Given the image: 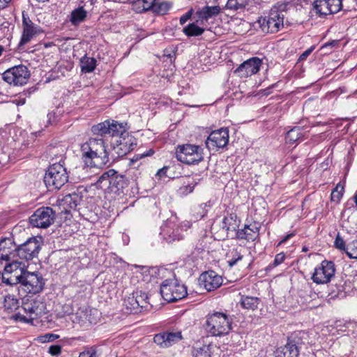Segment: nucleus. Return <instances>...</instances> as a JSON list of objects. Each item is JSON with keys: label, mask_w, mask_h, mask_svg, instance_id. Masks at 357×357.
<instances>
[{"label": "nucleus", "mask_w": 357, "mask_h": 357, "mask_svg": "<svg viewBox=\"0 0 357 357\" xmlns=\"http://www.w3.org/2000/svg\"><path fill=\"white\" fill-rule=\"evenodd\" d=\"M2 282L23 297V294H36L44 288L45 281L39 273L29 272L22 262H14L4 267Z\"/></svg>", "instance_id": "1"}, {"label": "nucleus", "mask_w": 357, "mask_h": 357, "mask_svg": "<svg viewBox=\"0 0 357 357\" xmlns=\"http://www.w3.org/2000/svg\"><path fill=\"white\" fill-rule=\"evenodd\" d=\"M127 130V123L114 120H106L91 127L93 135L101 137L109 135L112 137L110 146L113 161L127 155L137 146L136 139Z\"/></svg>", "instance_id": "2"}, {"label": "nucleus", "mask_w": 357, "mask_h": 357, "mask_svg": "<svg viewBox=\"0 0 357 357\" xmlns=\"http://www.w3.org/2000/svg\"><path fill=\"white\" fill-rule=\"evenodd\" d=\"M82 160L88 167L103 168L110 164L111 151L102 138L91 137L81 146Z\"/></svg>", "instance_id": "3"}, {"label": "nucleus", "mask_w": 357, "mask_h": 357, "mask_svg": "<svg viewBox=\"0 0 357 357\" xmlns=\"http://www.w3.org/2000/svg\"><path fill=\"white\" fill-rule=\"evenodd\" d=\"M232 319L225 313L215 312L206 317L203 326L208 336L221 337L231 330Z\"/></svg>", "instance_id": "4"}, {"label": "nucleus", "mask_w": 357, "mask_h": 357, "mask_svg": "<svg viewBox=\"0 0 357 357\" xmlns=\"http://www.w3.org/2000/svg\"><path fill=\"white\" fill-rule=\"evenodd\" d=\"M128 181L126 176L114 169H109L103 172L97 181V185L100 188L117 195L123 193V189L128 186Z\"/></svg>", "instance_id": "5"}, {"label": "nucleus", "mask_w": 357, "mask_h": 357, "mask_svg": "<svg viewBox=\"0 0 357 357\" xmlns=\"http://www.w3.org/2000/svg\"><path fill=\"white\" fill-rule=\"evenodd\" d=\"M66 168L61 163L49 167L44 176V183L49 190H59L68 181Z\"/></svg>", "instance_id": "6"}, {"label": "nucleus", "mask_w": 357, "mask_h": 357, "mask_svg": "<svg viewBox=\"0 0 357 357\" xmlns=\"http://www.w3.org/2000/svg\"><path fill=\"white\" fill-rule=\"evenodd\" d=\"M160 294L168 303L176 302L184 298L187 293V287L176 278L165 280L160 284Z\"/></svg>", "instance_id": "7"}, {"label": "nucleus", "mask_w": 357, "mask_h": 357, "mask_svg": "<svg viewBox=\"0 0 357 357\" xmlns=\"http://www.w3.org/2000/svg\"><path fill=\"white\" fill-rule=\"evenodd\" d=\"M177 160L187 165L197 164L204 159L203 149L197 145L185 144L176 147Z\"/></svg>", "instance_id": "8"}, {"label": "nucleus", "mask_w": 357, "mask_h": 357, "mask_svg": "<svg viewBox=\"0 0 357 357\" xmlns=\"http://www.w3.org/2000/svg\"><path fill=\"white\" fill-rule=\"evenodd\" d=\"M148 299L146 292L137 290L124 299L123 305L129 313L138 314L148 310Z\"/></svg>", "instance_id": "9"}, {"label": "nucleus", "mask_w": 357, "mask_h": 357, "mask_svg": "<svg viewBox=\"0 0 357 357\" xmlns=\"http://www.w3.org/2000/svg\"><path fill=\"white\" fill-rule=\"evenodd\" d=\"M17 243L13 236L0 239V264L6 262L8 266L14 262H20L17 259Z\"/></svg>", "instance_id": "10"}, {"label": "nucleus", "mask_w": 357, "mask_h": 357, "mask_svg": "<svg viewBox=\"0 0 357 357\" xmlns=\"http://www.w3.org/2000/svg\"><path fill=\"white\" fill-rule=\"evenodd\" d=\"M42 243L36 237H30L22 243H17V259L26 261L38 257Z\"/></svg>", "instance_id": "11"}, {"label": "nucleus", "mask_w": 357, "mask_h": 357, "mask_svg": "<svg viewBox=\"0 0 357 357\" xmlns=\"http://www.w3.org/2000/svg\"><path fill=\"white\" fill-rule=\"evenodd\" d=\"M30 77V72L24 65H17L6 70L2 74L3 79L14 86H22L27 83Z\"/></svg>", "instance_id": "12"}, {"label": "nucleus", "mask_w": 357, "mask_h": 357, "mask_svg": "<svg viewBox=\"0 0 357 357\" xmlns=\"http://www.w3.org/2000/svg\"><path fill=\"white\" fill-rule=\"evenodd\" d=\"M55 211L51 207L38 208L29 218L31 225L38 228H47L55 220Z\"/></svg>", "instance_id": "13"}, {"label": "nucleus", "mask_w": 357, "mask_h": 357, "mask_svg": "<svg viewBox=\"0 0 357 357\" xmlns=\"http://www.w3.org/2000/svg\"><path fill=\"white\" fill-rule=\"evenodd\" d=\"M184 227H187V225ZM190 226L188 225V227ZM183 225H179L174 221L167 220L160 228V235L168 243L179 241L184 238Z\"/></svg>", "instance_id": "14"}, {"label": "nucleus", "mask_w": 357, "mask_h": 357, "mask_svg": "<svg viewBox=\"0 0 357 357\" xmlns=\"http://www.w3.org/2000/svg\"><path fill=\"white\" fill-rule=\"evenodd\" d=\"M335 268L332 261L324 260L319 266L314 268L312 275V281L318 284H326L335 275Z\"/></svg>", "instance_id": "15"}, {"label": "nucleus", "mask_w": 357, "mask_h": 357, "mask_svg": "<svg viewBox=\"0 0 357 357\" xmlns=\"http://www.w3.org/2000/svg\"><path fill=\"white\" fill-rule=\"evenodd\" d=\"M258 22L264 33H274L278 32L284 26V19L282 15L270 10L268 16L261 17Z\"/></svg>", "instance_id": "16"}, {"label": "nucleus", "mask_w": 357, "mask_h": 357, "mask_svg": "<svg viewBox=\"0 0 357 357\" xmlns=\"http://www.w3.org/2000/svg\"><path fill=\"white\" fill-rule=\"evenodd\" d=\"M229 142V129L221 128L212 131L206 140V146L210 150L225 147Z\"/></svg>", "instance_id": "17"}, {"label": "nucleus", "mask_w": 357, "mask_h": 357, "mask_svg": "<svg viewBox=\"0 0 357 357\" xmlns=\"http://www.w3.org/2000/svg\"><path fill=\"white\" fill-rule=\"evenodd\" d=\"M22 33L18 44V48L29 43L31 39L42 31L40 26L35 24L29 17L28 15L22 13Z\"/></svg>", "instance_id": "18"}, {"label": "nucleus", "mask_w": 357, "mask_h": 357, "mask_svg": "<svg viewBox=\"0 0 357 357\" xmlns=\"http://www.w3.org/2000/svg\"><path fill=\"white\" fill-rule=\"evenodd\" d=\"M261 65V60L258 57H252L243 62L235 70L234 73L241 77H248L257 73Z\"/></svg>", "instance_id": "19"}, {"label": "nucleus", "mask_w": 357, "mask_h": 357, "mask_svg": "<svg viewBox=\"0 0 357 357\" xmlns=\"http://www.w3.org/2000/svg\"><path fill=\"white\" fill-rule=\"evenodd\" d=\"M181 331H165L155 335L153 341L162 348H167L182 340Z\"/></svg>", "instance_id": "20"}, {"label": "nucleus", "mask_w": 357, "mask_h": 357, "mask_svg": "<svg viewBox=\"0 0 357 357\" xmlns=\"http://www.w3.org/2000/svg\"><path fill=\"white\" fill-rule=\"evenodd\" d=\"M199 282L208 291H211L221 286L222 278L211 271L202 273L199 277Z\"/></svg>", "instance_id": "21"}, {"label": "nucleus", "mask_w": 357, "mask_h": 357, "mask_svg": "<svg viewBox=\"0 0 357 357\" xmlns=\"http://www.w3.org/2000/svg\"><path fill=\"white\" fill-rule=\"evenodd\" d=\"M259 229L260 227L257 223L245 225L243 229L236 231L235 237L248 242L255 241L259 237Z\"/></svg>", "instance_id": "22"}, {"label": "nucleus", "mask_w": 357, "mask_h": 357, "mask_svg": "<svg viewBox=\"0 0 357 357\" xmlns=\"http://www.w3.org/2000/svg\"><path fill=\"white\" fill-rule=\"evenodd\" d=\"M82 201V195L78 191L66 195L61 200V205L63 206L66 213L73 209L75 210Z\"/></svg>", "instance_id": "23"}, {"label": "nucleus", "mask_w": 357, "mask_h": 357, "mask_svg": "<svg viewBox=\"0 0 357 357\" xmlns=\"http://www.w3.org/2000/svg\"><path fill=\"white\" fill-rule=\"evenodd\" d=\"M308 342L307 333L304 331H299L293 333L287 339V344L294 348L299 352L302 345Z\"/></svg>", "instance_id": "24"}, {"label": "nucleus", "mask_w": 357, "mask_h": 357, "mask_svg": "<svg viewBox=\"0 0 357 357\" xmlns=\"http://www.w3.org/2000/svg\"><path fill=\"white\" fill-rule=\"evenodd\" d=\"M220 13V8L218 6H206L197 11L196 15L201 20V24H204V20L207 21L209 18L218 15Z\"/></svg>", "instance_id": "25"}, {"label": "nucleus", "mask_w": 357, "mask_h": 357, "mask_svg": "<svg viewBox=\"0 0 357 357\" xmlns=\"http://www.w3.org/2000/svg\"><path fill=\"white\" fill-rule=\"evenodd\" d=\"M7 286L8 288H7L6 291L10 293L3 296V306L6 310L13 312L19 307V300L16 297L18 294L17 292H15L13 289L12 290L9 285Z\"/></svg>", "instance_id": "26"}, {"label": "nucleus", "mask_w": 357, "mask_h": 357, "mask_svg": "<svg viewBox=\"0 0 357 357\" xmlns=\"http://www.w3.org/2000/svg\"><path fill=\"white\" fill-rule=\"evenodd\" d=\"M222 228L225 229L227 233L229 231H236L239 227L240 220L238 218L236 213H231L227 216H225L222 222Z\"/></svg>", "instance_id": "27"}, {"label": "nucleus", "mask_w": 357, "mask_h": 357, "mask_svg": "<svg viewBox=\"0 0 357 357\" xmlns=\"http://www.w3.org/2000/svg\"><path fill=\"white\" fill-rule=\"evenodd\" d=\"M244 249L237 246L233 248L227 252L226 258L227 259L228 266L231 268L235 266L239 261H241L243 258V252H244Z\"/></svg>", "instance_id": "28"}, {"label": "nucleus", "mask_w": 357, "mask_h": 357, "mask_svg": "<svg viewBox=\"0 0 357 357\" xmlns=\"http://www.w3.org/2000/svg\"><path fill=\"white\" fill-rule=\"evenodd\" d=\"M87 17V11L82 6L73 10L70 15V22L73 26H78L84 22Z\"/></svg>", "instance_id": "29"}, {"label": "nucleus", "mask_w": 357, "mask_h": 357, "mask_svg": "<svg viewBox=\"0 0 357 357\" xmlns=\"http://www.w3.org/2000/svg\"><path fill=\"white\" fill-rule=\"evenodd\" d=\"M215 347L213 344H197L193 347L192 354L193 357H211V354Z\"/></svg>", "instance_id": "30"}, {"label": "nucleus", "mask_w": 357, "mask_h": 357, "mask_svg": "<svg viewBox=\"0 0 357 357\" xmlns=\"http://www.w3.org/2000/svg\"><path fill=\"white\" fill-rule=\"evenodd\" d=\"M28 301L29 299L26 301H23L22 308L26 312L30 314L31 319L38 318V314L41 313V309H39L38 302L35 300Z\"/></svg>", "instance_id": "31"}, {"label": "nucleus", "mask_w": 357, "mask_h": 357, "mask_svg": "<svg viewBox=\"0 0 357 357\" xmlns=\"http://www.w3.org/2000/svg\"><path fill=\"white\" fill-rule=\"evenodd\" d=\"M294 3L291 1L283 0L277 2L271 8V10L274 13L280 14V15L284 18V14L287 13L291 8H293Z\"/></svg>", "instance_id": "32"}, {"label": "nucleus", "mask_w": 357, "mask_h": 357, "mask_svg": "<svg viewBox=\"0 0 357 357\" xmlns=\"http://www.w3.org/2000/svg\"><path fill=\"white\" fill-rule=\"evenodd\" d=\"M96 63L97 61L93 57L84 55L80 59L81 71L84 73H92L96 67Z\"/></svg>", "instance_id": "33"}, {"label": "nucleus", "mask_w": 357, "mask_h": 357, "mask_svg": "<svg viewBox=\"0 0 357 357\" xmlns=\"http://www.w3.org/2000/svg\"><path fill=\"white\" fill-rule=\"evenodd\" d=\"M259 298L255 296H242L240 300L241 306L247 310H255L258 307Z\"/></svg>", "instance_id": "34"}, {"label": "nucleus", "mask_w": 357, "mask_h": 357, "mask_svg": "<svg viewBox=\"0 0 357 357\" xmlns=\"http://www.w3.org/2000/svg\"><path fill=\"white\" fill-rule=\"evenodd\" d=\"M298 351L291 346L286 344L284 347H280L275 351V357H298Z\"/></svg>", "instance_id": "35"}, {"label": "nucleus", "mask_w": 357, "mask_h": 357, "mask_svg": "<svg viewBox=\"0 0 357 357\" xmlns=\"http://www.w3.org/2000/svg\"><path fill=\"white\" fill-rule=\"evenodd\" d=\"M313 8L319 16L330 15V7L328 0H316L313 2Z\"/></svg>", "instance_id": "36"}, {"label": "nucleus", "mask_w": 357, "mask_h": 357, "mask_svg": "<svg viewBox=\"0 0 357 357\" xmlns=\"http://www.w3.org/2000/svg\"><path fill=\"white\" fill-rule=\"evenodd\" d=\"M155 1L156 0H133L135 10L137 13L152 10Z\"/></svg>", "instance_id": "37"}, {"label": "nucleus", "mask_w": 357, "mask_h": 357, "mask_svg": "<svg viewBox=\"0 0 357 357\" xmlns=\"http://www.w3.org/2000/svg\"><path fill=\"white\" fill-rule=\"evenodd\" d=\"M303 136V129L296 126L287 132L285 139L287 143L294 144L301 139Z\"/></svg>", "instance_id": "38"}, {"label": "nucleus", "mask_w": 357, "mask_h": 357, "mask_svg": "<svg viewBox=\"0 0 357 357\" xmlns=\"http://www.w3.org/2000/svg\"><path fill=\"white\" fill-rule=\"evenodd\" d=\"M205 29L197 26L192 22L183 28V32L188 37L199 36L204 33Z\"/></svg>", "instance_id": "39"}, {"label": "nucleus", "mask_w": 357, "mask_h": 357, "mask_svg": "<svg viewBox=\"0 0 357 357\" xmlns=\"http://www.w3.org/2000/svg\"><path fill=\"white\" fill-rule=\"evenodd\" d=\"M187 180V182H184L183 185L179 188V192L183 195H188L192 192L199 181V179L191 177H188Z\"/></svg>", "instance_id": "40"}, {"label": "nucleus", "mask_w": 357, "mask_h": 357, "mask_svg": "<svg viewBox=\"0 0 357 357\" xmlns=\"http://www.w3.org/2000/svg\"><path fill=\"white\" fill-rule=\"evenodd\" d=\"M171 6L172 4L170 3L165 1L158 3L155 1L152 11L158 15H165L170 9Z\"/></svg>", "instance_id": "41"}, {"label": "nucleus", "mask_w": 357, "mask_h": 357, "mask_svg": "<svg viewBox=\"0 0 357 357\" xmlns=\"http://www.w3.org/2000/svg\"><path fill=\"white\" fill-rule=\"evenodd\" d=\"M248 4V0H228L226 4L227 9L237 10L243 8Z\"/></svg>", "instance_id": "42"}, {"label": "nucleus", "mask_w": 357, "mask_h": 357, "mask_svg": "<svg viewBox=\"0 0 357 357\" xmlns=\"http://www.w3.org/2000/svg\"><path fill=\"white\" fill-rule=\"evenodd\" d=\"M344 191V186L340 183H338L336 185V187L332 190L331 195V201L339 203L343 196Z\"/></svg>", "instance_id": "43"}, {"label": "nucleus", "mask_w": 357, "mask_h": 357, "mask_svg": "<svg viewBox=\"0 0 357 357\" xmlns=\"http://www.w3.org/2000/svg\"><path fill=\"white\" fill-rule=\"evenodd\" d=\"M345 253L350 259H357V240H354L347 245Z\"/></svg>", "instance_id": "44"}, {"label": "nucleus", "mask_w": 357, "mask_h": 357, "mask_svg": "<svg viewBox=\"0 0 357 357\" xmlns=\"http://www.w3.org/2000/svg\"><path fill=\"white\" fill-rule=\"evenodd\" d=\"M99 356L97 346L89 347L79 354V357H99Z\"/></svg>", "instance_id": "45"}, {"label": "nucleus", "mask_w": 357, "mask_h": 357, "mask_svg": "<svg viewBox=\"0 0 357 357\" xmlns=\"http://www.w3.org/2000/svg\"><path fill=\"white\" fill-rule=\"evenodd\" d=\"M285 259V255L284 252L278 253L275 255L273 261L266 268V271L271 270L272 268L281 264Z\"/></svg>", "instance_id": "46"}, {"label": "nucleus", "mask_w": 357, "mask_h": 357, "mask_svg": "<svg viewBox=\"0 0 357 357\" xmlns=\"http://www.w3.org/2000/svg\"><path fill=\"white\" fill-rule=\"evenodd\" d=\"M331 14L337 13L342 8V0H328Z\"/></svg>", "instance_id": "47"}, {"label": "nucleus", "mask_w": 357, "mask_h": 357, "mask_svg": "<svg viewBox=\"0 0 357 357\" xmlns=\"http://www.w3.org/2000/svg\"><path fill=\"white\" fill-rule=\"evenodd\" d=\"M59 337V335L54 333H46L43 335L38 337L37 340L39 342L45 343L53 342Z\"/></svg>", "instance_id": "48"}, {"label": "nucleus", "mask_w": 357, "mask_h": 357, "mask_svg": "<svg viewBox=\"0 0 357 357\" xmlns=\"http://www.w3.org/2000/svg\"><path fill=\"white\" fill-rule=\"evenodd\" d=\"M96 314H98V310L96 309L86 310L85 319L91 324H96L98 319L94 317Z\"/></svg>", "instance_id": "49"}, {"label": "nucleus", "mask_w": 357, "mask_h": 357, "mask_svg": "<svg viewBox=\"0 0 357 357\" xmlns=\"http://www.w3.org/2000/svg\"><path fill=\"white\" fill-rule=\"evenodd\" d=\"M334 245L337 249L345 252L347 245L345 244L344 239L340 236L339 234H337L336 236Z\"/></svg>", "instance_id": "50"}, {"label": "nucleus", "mask_w": 357, "mask_h": 357, "mask_svg": "<svg viewBox=\"0 0 357 357\" xmlns=\"http://www.w3.org/2000/svg\"><path fill=\"white\" fill-rule=\"evenodd\" d=\"M61 349H62L61 346H60L59 344L51 345L49 347L48 352L52 356H58V355L61 354Z\"/></svg>", "instance_id": "51"}, {"label": "nucleus", "mask_w": 357, "mask_h": 357, "mask_svg": "<svg viewBox=\"0 0 357 357\" xmlns=\"http://www.w3.org/2000/svg\"><path fill=\"white\" fill-rule=\"evenodd\" d=\"M47 123L49 125H53L56 123L58 116L56 115L54 112H49L47 115Z\"/></svg>", "instance_id": "52"}, {"label": "nucleus", "mask_w": 357, "mask_h": 357, "mask_svg": "<svg viewBox=\"0 0 357 357\" xmlns=\"http://www.w3.org/2000/svg\"><path fill=\"white\" fill-rule=\"evenodd\" d=\"M192 9L188 10L185 14L182 15L180 18V24H184L192 16Z\"/></svg>", "instance_id": "53"}, {"label": "nucleus", "mask_w": 357, "mask_h": 357, "mask_svg": "<svg viewBox=\"0 0 357 357\" xmlns=\"http://www.w3.org/2000/svg\"><path fill=\"white\" fill-rule=\"evenodd\" d=\"M314 48V47L313 46H312L311 47H310L307 50H306L304 52H303L300 55L298 61H301L305 60L307 58V56L312 53V52L313 51Z\"/></svg>", "instance_id": "54"}, {"label": "nucleus", "mask_w": 357, "mask_h": 357, "mask_svg": "<svg viewBox=\"0 0 357 357\" xmlns=\"http://www.w3.org/2000/svg\"><path fill=\"white\" fill-rule=\"evenodd\" d=\"M203 243H204L203 239L199 240L198 243L195 245V250H196L197 253H201L205 250L206 245H203Z\"/></svg>", "instance_id": "55"}, {"label": "nucleus", "mask_w": 357, "mask_h": 357, "mask_svg": "<svg viewBox=\"0 0 357 357\" xmlns=\"http://www.w3.org/2000/svg\"><path fill=\"white\" fill-rule=\"evenodd\" d=\"M294 233H291V234H289L287 235H286L278 244V245H280L282 244H284L289 239H290L291 237H293L294 236Z\"/></svg>", "instance_id": "56"}, {"label": "nucleus", "mask_w": 357, "mask_h": 357, "mask_svg": "<svg viewBox=\"0 0 357 357\" xmlns=\"http://www.w3.org/2000/svg\"><path fill=\"white\" fill-rule=\"evenodd\" d=\"M167 169H168V167H164L160 169L157 172V175H158L160 176H166V172H167Z\"/></svg>", "instance_id": "57"}, {"label": "nucleus", "mask_w": 357, "mask_h": 357, "mask_svg": "<svg viewBox=\"0 0 357 357\" xmlns=\"http://www.w3.org/2000/svg\"><path fill=\"white\" fill-rule=\"evenodd\" d=\"M275 86H276V84H273L271 86H270V87H268V88H267V89H264V94H265V95H268V94L270 93V90H271V89H272V88L275 87Z\"/></svg>", "instance_id": "58"}, {"label": "nucleus", "mask_w": 357, "mask_h": 357, "mask_svg": "<svg viewBox=\"0 0 357 357\" xmlns=\"http://www.w3.org/2000/svg\"><path fill=\"white\" fill-rule=\"evenodd\" d=\"M354 199L356 205L357 206V193L354 196Z\"/></svg>", "instance_id": "59"}, {"label": "nucleus", "mask_w": 357, "mask_h": 357, "mask_svg": "<svg viewBox=\"0 0 357 357\" xmlns=\"http://www.w3.org/2000/svg\"><path fill=\"white\" fill-rule=\"evenodd\" d=\"M308 250V248L306 246H303L302 248L303 252H307Z\"/></svg>", "instance_id": "60"}, {"label": "nucleus", "mask_w": 357, "mask_h": 357, "mask_svg": "<svg viewBox=\"0 0 357 357\" xmlns=\"http://www.w3.org/2000/svg\"><path fill=\"white\" fill-rule=\"evenodd\" d=\"M3 51V48L1 45H0V56L1 55Z\"/></svg>", "instance_id": "61"}, {"label": "nucleus", "mask_w": 357, "mask_h": 357, "mask_svg": "<svg viewBox=\"0 0 357 357\" xmlns=\"http://www.w3.org/2000/svg\"><path fill=\"white\" fill-rule=\"evenodd\" d=\"M151 154L150 153H146V154H142V156L144 157V156H148V155H150Z\"/></svg>", "instance_id": "62"}, {"label": "nucleus", "mask_w": 357, "mask_h": 357, "mask_svg": "<svg viewBox=\"0 0 357 357\" xmlns=\"http://www.w3.org/2000/svg\"><path fill=\"white\" fill-rule=\"evenodd\" d=\"M149 152H151V153H153V151L152 150H150Z\"/></svg>", "instance_id": "63"}, {"label": "nucleus", "mask_w": 357, "mask_h": 357, "mask_svg": "<svg viewBox=\"0 0 357 357\" xmlns=\"http://www.w3.org/2000/svg\"><path fill=\"white\" fill-rule=\"evenodd\" d=\"M356 1V4H357V0H355Z\"/></svg>", "instance_id": "64"}]
</instances>
